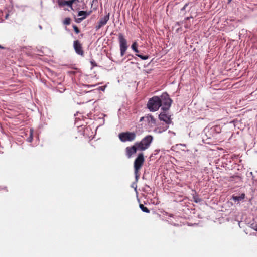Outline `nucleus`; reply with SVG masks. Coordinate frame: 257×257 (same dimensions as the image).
<instances>
[{
	"instance_id": "nucleus-1",
	"label": "nucleus",
	"mask_w": 257,
	"mask_h": 257,
	"mask_svg": "<svg viewBox=\"0 0 257 257\" xmlns=\"http://www.w3.org/2000/svg\"><path fill=\"white\" fill-rule=\"evenodd\" d=\"M159 98L161 103V109L164 111L168 110L172 102V100L169 97V95L166 92H164L159 96Z\"/></svg>"
},
{
	"instance_id": "nucleus-2",
	"label": "nucleus",
	"mask_w": 257,
	"mask_h": 257,
	"mask_svg": "<svg viewBox=\"0 0 257 257\" xmlns=\"http://www.w3.org/2000/svg\"><path fill=\"white\" fill-rule=\"evenodd\" d=\"M144 157L143 153H139L137 157L135 159L134 161V173L136 181H138L139 178V170L142 167L144 162Z\"/></svg>"
},
{
	"instance_id": "nucleus-3",
	"label": "nucleus",
	"mask_w": 257,
	"mask_h": 257,
	"mask_svg": "<svg viewBox=\"0 0 257 257\" xmlns=\"http://www.w3.org/2000/svg\"><path fill=\"white\" fill-rule=\"evenodd\" d=\"M153 138L151 135H147L140 142H136V145H137L138 150L141 151H144L148 149L152 141Z\"/></svg>"
},
{
	"instance_id": "nucleus-4",
	"label": "nucleus",
	"mask_w": 257,
	"mask_h": 257,
	"mask_svg": "<svg viewBox=\"0 0 257 257\" xmlns=\"http://www.w3.org/2000/svg\"><path fill=\"white\" fill-rule=\"evenodd\" d=\"M160 107L161 103L159 96H154L149 99L147 103V107L150 111H156Z\"/></svg>"
},
{
	"instance_id": "nucleus-5",
	"label": "nucleus",
	"mask_w": 257,
	"mask_h": 257,
	"mask_svg": "<svg viewBox=\"0 0 257 257\" xmlns=\"http://www.w3.org/2000/svg\"><path fill=\"white\" fill-rule=\"evenodd\" d=\"M118 36V42L120 47V55L121 57L123 56L127 48L128 45L127 44V40L125 38L124 35L122 33H119Z\"/></svg>"
},
{
	"instance_id": "nucleus-6",
	"label": "nucleus",
	"mask_w": 257,
	"mask_h": 257,
	"mask_svg": "<svg viewBox=\"0 0 257 257\" xmlns=\"http://www.w3.org/2000/svg\"><path fill=\"white\" fill-rule=\"evenodd\" d=\"M136 137L135 132H125L120 133L118 135V137L120 141L122 142H132L134 141Z\"/></svg>"
},
{
	"instance_id": "nucleus-7",
	"label": "nucleus",
	"mask_w": 257,
	"mask_h": 257,
	"mask_svg": "<svg viewBox=\"0 0 257 257\" xmlns=\"http://www.w3.org/2000/svg\"><path fill=\"white\" fill-rule=\"evenodd\" d=\"M159 119L162 121L165 122L166 124L169 125L172 123V120L171 118V115L167 114L165 111L161 112L159 115Z\"/></svg>"
},
{
	"instance_id": "nucleus-8",
	"label": "nucleus",
	"mask_w": 257,
	"mask_h": 257,
	"mask_svg": "<svg viewBox=\"0 0 257 257\" xmlns=\"http://www.w3.org/2000/svg\"><path fill=\"white\" fill-rule=\"evenodd\" d=\"M109 20V13H108L104 17L100 18L97 23V25L95 27L96 31H98L102 26L106 24L107 22Z\"/></svg>"
},
{
	"instance_id": "nucleus-9",
	"label": "nucleus",
	"mask_w": 257,
	"mask_h": 257,
	"mask_svg": "<svg viewBox=\"0 0 257 257\" xmlns=\"http://www.w3.org/2000/svg\"><path fill=\"white\" fill-rule=\"evenodd\" d=\"M73 47L75 52L81 56H84V51L82 49V45L78 40L74 41L73 42Z\"/></svg>"
},
{
	"instance_id": "nucleus-10",
	"label": "nucleus",
	"mask_w": 257,
	"mask_h": 257,
	"mask_svg": "<svg viewBox=\"0 0 257 257\" xmlns=\"http://www.w3.org/2000/svg\"><path fill=\"white\" fill-rule=\"evenodd\" d=\"M137 150H138V149L136 143L131 147H127L125 148V152L127 157L129 158H131L133 154L136 153Z\"/></svg>"
},
{
	"instance_id": "nucleus-11",
	"label": "nucleus",
	"mask_w": 257,
	"mask_h": 257,
	"mask_svg": "<svg viewBox=\"0 0 257 257\" xmlns=\"http://www.w3.org/2000/svg\"><path fill=\"white\" fill-rule=\"evenodd\" d=\"M221 128L219 125H215L211 127L208 133L210 135H212V137H215L217 135L221 133Z\"/></svg>"
},
{
	"instance_id": "nucleus-12",
	"label": "nucleus",
	"mask_w": 257,
	"mask_h": 257,
	"mask_svg": "<svg viewBox=\"0 0 257 257\" xmlns=\"http://www.w3.org/2000/svg\"><path fill=\"white\" fill-rule=\"evenodd\" d=\"M245 198V195L244 193H241L239 196H236L235 195H233L231 196V200H232L235 203H237V204L239 203L240 202H243L244 199Z\"/></svg>"
},
{
	"instance_id": "nucleus-13",
	"label": "nucleus",
	"mask_w": 257,
	"mask_h": 257,
	"mask_svg": "<svg viewBox=\"0 0 257 257\" xmlns=\"http://www.w3.org/2000/svg\"><path fill=\"white\" fill-rule=\"evenodd\" d=\"M146 120L147 121L148 125L151 126L156 125V119L154 118L152 114H148L146 116Z\"/></svg>"
},
{
	"instance_id": "nucleus-14",
	"label": "nucleus",
	"mask_w": 257,
	"mask_h": 257,
	"mask_svg": "<svg viewBox=\"0 0 257 257\" xmlns=\"http://www.w3.org/2000/svg\"><path fill=\"white\" fill-rule=\"evenodd\" d=\"M58 3L59 6H63L65 5L68 6L71 9H72V5L73 4V1H65V0H58Z\"/></svg>"
},
{
	"instance_id": "nucleus-15",
	"label": "nucleus",
	"mask_w": 257,
	"mask_h": 257,
	"mask_svg": "<svg viewBox=\"0 0 257 257\" xmlns=\"http://www.w3.org/2000/svg\"><path fill=\"white\" fill-rule=\"evenodd\" d=\"M91 13V11L87 12L85 11H80L78 13V16L81 17L82 19H85L87 16H88L90 13Z\"/></svg>"
},
{
	"instance_id": "nucleus-16",
	"label": "nucleus",
	"mask_w": 257,
	"mask_h": 257,
	"mask_svg": "<svg viewBox=\"0 0 257 257\" xmlns=\"http://www.w3.org/2000/svg\"><path fill=\"white\" fill-rule=\"evenodd\" d=\"M168 127H169L168 125L166 124L165 126H163L162 127H157L156 130H157L159 133H161L165 131L166 130H167L168 128Z\"/></svg>"
},
{
	"instance_id": "nucleus-17",
	"label": "nucleus",
	"mask_w": 257,
	"mask_h": 257,
	"mask_svg": "<svg viewBox=\"0 0 257 257\" xmlns=\"http://www.w3.org/2000/svg\"><path fill=\"white\" fill-rule=\"evenodd\" d=\"M139 207H140V208L141 209V210L143 212H145V213H148L150 212V210L146 207H145L144 205H143L142 204H140Z\"/></svg>"
},
{
	"instance_id": "nucleus-18",
	"label": "nucleus",
	"mask_w": 257,
	"mask_h": 257,
	"mask_svg": "<svg viewBox=\"0 0 257 257\" xmlns=\"http://www.w3.org/2000/svg\"><path fill=\"white\" fill-rule=\"evenodd\" d=\"M131 48L135 52H136L137 53H139V50H138V49L137 48V42H134L133 43V44H132V45L131 46Z\"/></svg>"
},
{
	"instance_id": "nucleus-19",
	"label": "nucleus",
	"mask_w": 257,
	"mask_h": 257,
	"mask_svg": "<svg viewBox=\"0 0 257 257\" xmlns=\"http://www.w3.org/2000/svg\"><path fill=\"white\" fill-rule=\"evenodd\" d=\"M136 56L141 58L143 60H146L148 59L149 56L147 55H143L142 54H136Z\"/></svg>"
},
{
	"instance_id": "nucleus-20",
	"label": "nucleus",
	"mask_w": 257,
	"mask_h": 257,
	"mask_svg": "<svg viewBox=\"0 0 257 257\" xmlns=\"http://www.w3.org/2000/svg\"><path fill=\"white\" fill-rule=\"evenodd\" d=\"M137 182L138 181H136V179H135V181L131 184V187L134 188V190L136 192L137 195H138V191H137Z\"/></svg>"
},
{
	"instance_id": "nucleus-21",
	"label": "nucleus",
	"mask_w": 257,
	"mask_h": 257,
	"mask_svg": "<svg viewBox=\"0 0 257 257\" xmlns=\"http://www.w3.org/2000/svg\"><path fill=\"white\" fill-rule=\"evenodd\" d=\"M143 191L147 193H149L151 191V188L149 185L145 184Z\"/></svg>"
},
{
	"instance_id": "nucleus-22",
	"label": "nucleus",
	"mask_w": 257,
	"mask_h": 257,
	"mask_svg": "<svg viewBox=\"0 0 257 257\" xmlns=\"http://www.w3.org/2000/svg\"><path fill=\"white\" fill-rule=\"evenodd\" d=\"M27 141L28 142H32L33 141V130H30L29 137L27 138Z\"/></svg>"
},
{
	"instance_id": "nucleus-23",
	"label": "nucleus",
	"mask_w": 257,
	"mask_h": 257,
	"mask_svg": "<svg viewBox=\"0 0 257 257\" xmlns=\"http://www.w3.org/2000/svg\"><path fill=\"white\" fill-rule=\"evenodd\" d=\"M193 200L195 203H199L201 201V199L197 195L193 196Z\"/></svg>"
},
{
	"instance_id": "nucleus-24",
	"label": "nucleus",
	"mask_w": 257,
	"mask_h": 257,
	"mask_svg": "<svg viewBox=\"0 0 257 257\" xmlns=\"http://www.w3.org/2000/svg\"><path fill=\"white\" fill-rule=\"evenodd\" d=\"M240 179V177L239 176H232L230 177L229 181H237V180Z\"/></svg>"
},
{
	"instance_id": "nucleus-25",
	"label": "nucleus",
	"mask_w": 257,
	"mask_h": 257,
	"mask_svg": "<svg viewBox=\"0 0 257 257\" xmlns=\"http://www.w3.org/2000/svg\"><path fill=\"white\" fill-rule=\"evenodd\" d=\"M71 19L70 18H66L63 21V24L65 25H69L70 24Z\"/></svg>"
},
{
	"instance_id": "nucleus-26",
	"label": "nucleus",
	"mask_w": 257,
	"mask_h": 257,
	"mask_svg": "<svg viewBox=\"0 0 257 257\" xmlns=\"http://www.w3.org/2000/svg\"><path fill=\"white\" fill-rule=\"evenodd\" d=\"M73 28L76 33L78 34L80 32V30L76 25H74L73 26Z\"/></svg>"
},
{
	"instance_id": "nucleus-27",
	"label": "nucleus",
	"mask_w": 257,
	"mask_h": 257,
	"mask_svg": "<svg viewBox=\"0 0 257 257\" xmlns=\"http://www.w3.org/2000/svg\"><path fill=\"white\" fill-rule=\"evenodd\" d=\"M105 88H106V86H100L97 89L98 90H101L102 91H104L105 89Z\"/></svg>"
},
{
	"instance_id": "nucleus-28",
	"label": "nucleus",
	"mask_w": 257,
	"mask_h": 257,
	"mask_svg": "<svg viewBox=\"0 0 257 257\" xmlns=\"http://www.w3.org/2000/svg\"><path fill=\"white\" fill-rule=\"evenodd\" d=\"M189 3H186L184 6L181 9V11H184L185 10L186 7L188 6Z\"/></svg>"
},
{
	"instance_id": "nucleus-29",
	"label": "nucleus",
	"mask_w": 257,
	"mask_h": 257,
	"mask_svg": "<svg viewBox=\"0 0 257 257\" xmlns=\"http://www.w3.org/2000/svg\"><path fill=\"white\" fill-rule=\"evenodd\" d=\"M83 20H84V19H82V17H81V18H78V19L76 20V21L77 23H80V22H81V21H82Z\"/></svg>"
},
{
	"instance_id": "nucleus-30",
	"label": "nucleus",
	"mask_w": 257,
	"mask_h": 257,
	"mask_svg": "<svg viewBox=\"0 0 257 257\" xmlns=\"http://www.w3.org/2000/svg\"><path fill=\"white\" fill-rule=\"evenodd\" d=\"M95 86V85H84V87H88V88H92Z\"/></svg>"
},
{
	"instance_id": "nucleus-31",
	"label": "nucleus",
	"mask_w": 257,
	"mask_h": 257,
	"mask_svg": "<svg viewBox=\"0 0 257 257\" xmlns=\"http://www.w3.org/2000/svg\"><path fill=\"white\" fill-rule=\"evenodd\" d=\"M91 64H92L93 66H97V64H96V62H94V61H91Z\"/></svg>"
},
{
	"instance_id": "nucleus-32",
	"label": "nucleus",
	"mask_w": 257,
	"mask_h": 257,
	"mask_svg": "<svg viewBox=\"0 0 257 257\" xmlns=\"http://www.w3.org/2000/svg\"><path fill=\"white\" fill-rule=\"evenodd\" d=\"M145 119H146V116L142 117L140 119V122H141V121H143Z\"/></svg>"
},
{
	"instance_id": "nucleus-33",
	"label": "nucleus",
	"mask_w": 257,
	"mask_h": 257,
	"mask_svg": "<svg viewBox=\"0 0 257 257\" xmlns=\"http://www.w3.org/2000/svg\"><path fill=\"white\" fill-rule=\"evenodd\" d=\"M9 14H8V13L6 14V15H5V19H8V17H9Z\"/></svg>"
},
{
	"instance_id": "nucleus-34",
	"label": "nucleus",
	"mask_w": 257,
	"mask_h": 257,
	"mask_svg": "<svg viewBox=\"0 0 257 257\" xmlns=\"http://www.w3.org/2000/svg\"><path fill=\"white\" fill-rule=\"evenodd\" d=\"M0 49H6V48L0 45Z\"/></svg>"
},
{
	"instance_id": "nucleus-35",
	"label": "nucleus",
	"mask_w": 257,
	"mask_h": 257,
	"mask_svg": "<svg viewBox=\"0 0 257 257\" xmlns=\"http://www.w3.org/2000/svg\"><path fill=\"white\" fill-rule=\"evenodd\" d=\"M254 230L257 231V225H256L254 227H253Z\"/></svg>"
},
{
	"instance_id": "nucleus-36",
	"label": "nucleus",
	"mask_w": 257,
	"mask_h": 257,
	"mask_svg": "<svg viewBox=\"0 0 257 257\" xmlns=\"http://www.w3.org/2000/svg\"><path fill=\"white\" fill-rule=\"evenodd\" d=\"M179 145L180 146H182L183 147H185L186 146V144H180Z\"/></svg>"
},
{
	"instance_id": "nucleus-37",
	"label": "nucleus",
	"mask_w": 257,
	"mask_h": 257,
	"mask_svg": "<svg viewBox=\"0 0 257 257\" xmlns=\"http://www.w3.org/2000/svg\"><path fill=\"white\" fill-rule=\"evenodd\" d=\"M232 0H228V3H230L231 2Z\"/></svg>"
},
{
	"instance_id": "nucleus-38",
	"label": "nucleus",
	"mask_w": 257,
	"mask_h": 257,
	"mask_svg": "<svg viewBox=\"0 0 257 257\" xmlns=\"http://www.w3.org/2000/svg\"><path fill=\"white\" fill-rule=\"evenodd\" d=\"M249 174H250V175L252 176V172H250L249 173Z\"/></svg>"
},
{
	"instance_id": "nucleus-39",
	"label": "nucleus",
	"mask_w": 257,
	"mask_h": 257,
	"mask_svg": "<svg viewBox=\"0 0 257 257\" xmlns=\"http://www.w3.org/2000/svg\"><path fill=\"white\" fill-rule=\"evenodd\" d=\"M189 18H190L189 17H187L186 19V20H189Z\"/></svg>"
},
{
	"instance_id": "nucleus-40",
	"label": "nucleus",
	"mask_w": 257,
	"mask_h": 257,
	"mask_svg": "<svg viewBox=\"0 0 257 257\" xmlns=\"http://www.w3.org/2000/svg\"><path fill=\"white\" fill-rule=\"evenodd\" d=\"M39 28L42 29V26L41 25L39 26Z\"/></svg>"
},
{
	"instance_id": "nucleus-41",
	"label": "nucleus",
	"mask_w": 257,
	"mask_h": 257,
	"mask_svg": "<svg viewBox=\"0 0 257 257\" xmlns=\"http://www.w3.org/2000/svg\"><path fill=\"white\" fill-rule=\"evenodd\" d=\"M155 152H159V151H158V150H155Z\"/></svg>"
},
{
	"instance_id": "nucleus-42",
	"label": "nucleus",
	"mask_w": 257,
	"mask_h": 257,
	"mask_svg": "<svg viewBox=\"0 0 257 257\" xmlns=\"http://www.w3.org/2000/svg\"><path fill=\"white\" fill-rule=\"evenodd\" d=\"M3 188H2L1 187H0V190L1 189H3Z\"/></svg>"
}]
</instances>
